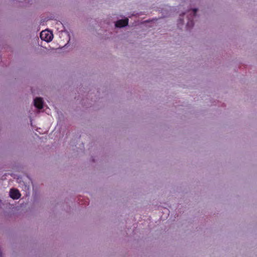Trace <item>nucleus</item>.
<instances>
[{
  "label": "nucleus",
  "instance_id": "obj_1",
  "mask_svg": "<svg viewBox=\"0 0 257 257\" xmlns=\"http://www.w3.org/2000/svg\"><path fill=\"white\" fill-rule=\"evenodd\" d=\"M53 34L48 31H42L40 33V38L42 40L50 42L53 39Z\"/></svg>",
  "mask_w": 257,
  "mask_h": 257
},
{
  "label": "nucleus",
  "instance_id": "obj_2",
  "mask_svg": "<svg viewBox=\"0 0 257 257\" xmlns=\"http://www.w3.org/2000/svg\"><path fill=\"white\" fill-rule=\"evenodd\" d=\"M128 19L125 18L124 19L117 21L115 23V26L117 28H122L128 25Z\"/></svg>",
  "mask_w": 257,
  "mask_h": 257
},
{
  "label": "nucleus",
  "instance_id": "obj_3",
  "mask_svg": "<svg viewBox=\"0 0 257 257\" xmlns=\"http://www.w3.org/2000/svg\"><path fill=\"white\" fill-rule=\"evenodd\" d=\"M10 196L13 199H18L21 197V194L16 189H11L10 191Z\"/></svg>",
  "mask_w": 257,
  "mask_h": 257
},
{
  "label": "nucleus",
  "instance_id": "obj_4",
  "mask_svg": "<svg viewBox=\"0 0 257 257\" xmlns=\"http://www.w3.org/2000/svg\"><path fill=\"white\" fill-rule=\"evenodd\" d=\"M34 104L36 107L41 109L43 108V101L42 98L36 97L34 100Z\"/></svg>",
  "mask_w": 257,
  "mask_h": 257
},
{
  "label": "nucleus",
  "instance_id": "obj_5",
  "mask_svg": "<svg viewBox=\"0 0 257 257\" xmlns=\"http://www.w3.org/2000/svg\"><path fill=\"white\" fill-rule=\"evenodd\" d=\"M194 23L192 20L189 21L187 24V27L192 28L193 26Z\"/></svg>",
  "mask_w": 257,
  "mask_h": 257
},
{
  "label": "nucleus",
  "instance_id": "obj_6",
  "mask_svg": "<svg viewBox=\"0 0 257 257\" xmlns=\"http://www.w3.org/2000/svg\"><path fill=\"white\" fill-rule=\"evenodd\" d=\"M198 11L197 9H194L192 11V13H193V16H195L196 15V14Z\"/></svg>",
  "mask_w": 257,
  "mask_h": 257
},
{
  "label": "nucleus",
  "instance_id": "obj_7",
  "mask_svg": "<svg viewBox=\"0 0 257 257\" xmlns=\"http://www.w3.org/2000/svg\"><path fill=\"white\" fill-rule=\"evenodd\" d=\"M157 20H158L157 19L155 18V19H152V20H148L146 22H153V21H157Z\"/></svg>",
  "mask_w": 257,
  "mask_h": 257
}]
</instances>
